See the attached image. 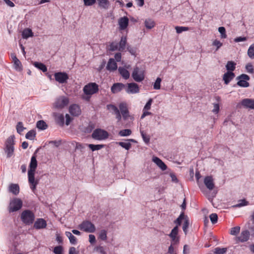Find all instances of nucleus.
Here are the masks:
<instances>
[{
	"instance_id": "obj_1",
	"label": "nucleus",
	"mask_w": 254,
	"mask_h": 254,
	"mask_svg": "<svg viewBox=\"0 0 254 254\" xmlns=\"http://www.w3.org/2000/svg\"><path fill=\"white\" fill-rule=\"evenodd\" d=\"M37 166V161L36 156L33 155L31 159L29 165V169L28 171V182L30 184V189L35 193L36 186L39 183L38 179H35V172Z\"/></svg>"
},
{
	"instance_id": "obj_2",
	"label": "nucleus",
	"mask_w": 254,
	"mask_h": 254,
	"mask_svg": "<svg viewBox=\"0 0 254 254\" xmlns=\"http://www.w3.org/2000/svg\"><path fill=\"white\" fill-rule=\"evenodd\" d=\"M83 90L86 95V96L83 97V98L88 101L92 95L98 91V85L96 83H89L84 86Z\"/></svg>"
},
{
	"instance_id": "obj_3",
	"label": "nucleus",
	"mask_w": 254,
	"mask_h": 254,
	"mask_svg": "<svg viewBox=\"0 0 254 254\" xmlns=\"http://www.w3.org/2000/svg\"><path fill=\"white\" fill-rule=\"evenodd\" d=\"M14 136L11 135L6 139L5 143L4 150L7 155V157L9 158L12 156L14 152Z\"/></svg>"
},
{
	"instance_id": "obj_4",
	"label": "nucleus",
	"mask_w": 254,
	"mask_h": 254,
	"mask_svg": "<svg viewBox=\"0 0 254 254\" xmlns=\"http://www.w3.org/2000/svg\"><path fill=\"white\" fill-rule=\"evenodd\" d=\"M69 103V99L64 96H61L57 98L53 104L54 109L61 110L67 106Z\"/></svg>"
},
{
	"instance_id": "obj_5",
	"label": "nucleus",
	"mask_w": 254,
	"mask_h": 254,
	"mask_svg": "<svg viewBox=\"0 0 254 254\" xmlns=\"http://www.w3.org/2000/svg\"><path fill=\"white\" fill-rule=\"evenodd\" d=\"M22 221L26 225H30L33 223L34 219V214L29 210L23 211L21 214Z\"/></svg>"
},
{
	"instance_id": "obj_6",
	"label": "nucleus",
	"mask_w": 254,
	"mask_h": 254,
	"mask_svg": "<svg viewBox=\"0 0 254 254\" xmlns=\"http://www.w3.org/2000/svg\"><path fill=\"white\" fill-rule=\"evenodd\" d=\"M108 132L107 131L100 128H97L95 129L92 134V137L93 138L99 140L106 139L108 137Z\"/></svg>"
},
{
	"instance_id": "obj_7",
	"label": "nucleus",
	"mask_w": 254,
	"mask_h": 254,
	"mask_svg": "<svg viewBox=\"0 0 254 254\" xmlns=\"http://www.w3.org/2000/svg\"><path fill=\"white\" fill-rule=\"evenodd\" d=\"M22 206V200L18 198L12 199L8 206V211L9 212H13L19 210Z\"/></svg>"
},
{
	"instance_id": "obj_8",
	"label": "nucleus",
	"mask_w": 254,
	"mask_h": 254,
	"mask_svg": "<svg viewBox=\"0 0 254 254\" xmlns=\"http://www.w3.org/2000/svg\"><path fill=\"white\" fill-rule=\"evenodd\" d=\"M79 228L81 230L87 233H93L96 230L94 225L88 221H83L79 225Z\"/></svg>"
},
{
	"instance_id": "obj_9",
	"label": "nucleus",
	"mask_w": 254,
	"mask_h": 254,
	"mask_svg": "<svg viewBox=\"0 0 254 254\" xmlns=\"http://www.w3.org/2000/svg\"><path fill=\"white\" fill-rule=\"evenodd\" d=\"M132 76L133 79L137 82L142 81L144 78L143 71L140 70L138 67L134 68Z\"/></svg>"
},
{
	"instance_id": "obj_10",
	"label": "nucleus",
	"mask_w": 254,
	"mask_h": 254,
	"mask_svg": "<svg viewBox=\"0 0 254 254\" xmlns=\"http://www.w3.org/2000/svg\"><path fill=\"white\" fill-rule=\"evenodd\" d=\"M55 80L60 83H64L68 79V75L65 72H59L55 73Z\"/></svg>"
},
{
	"instance_id": "obj_11",
	"label": "nucleus",
	"mask_w": 254,
	"mask_h": 254,
	"mask_svg": "<svg viewBox=\"0 0 254 254\" xmlns=\"http://www.w3.org/2000/svg\"><path fill=\"white\" fill-rule=\"evenodd\" d=\"M125 89L127 93L135 94L139 91L138 85L135 83H127V86L126 85Z\"/></svg>"
},
{
	"instance_id": "obj_12",
	"label": "nucleus",
	"mask_w": 254,
	"mask_h": 254,
	"mask_svg": "<svg viewBox=\"0 0 254 254\" xmlns=\"http://www.w3.org/2000/svg\"><path fill=\"white\" fill-rule=\"evenodd\" d=\"M241 104L246 108L254 109V99H244L241 101Z\"/></svg>"
},
{
	"instance_id": "obj_13",
	"label": "nucleus",
	"mask_w": 254,
	"mask_h": 254,
	"mask_svg": "<svg viewBox=\"0 0 254 254\" xmlns=\"http://www.w3.org/2000/svg\"><path fill=\"white\" fill-rule=\"evenodd\" d=\"M204 183L209 190H212L214 188L213 179L211 176L206 177L204 179Z\"/></svg>"
},
{
	"instance_id": "obj_14",
	"label": "nucleus",
	"mask_w": 254,
	"mask_h": 254,
	"mask_svg": "<svg viewBox=\"0 0 254 254\" xmlns=\"http://www.w3.org/2000/svg\"><path fill=\"white\" fill-rule=\"evenodd\" d=\"M69 112L71 115L74 116H78L81 113L79 106L76 104L72 105L69 107Z\"/></svg>"
},
{
	"instance_id": "obj_15",
	"label": "nucleus",
	"mask_w": 254,
	"mask_h": 254,
	"mask_svg": "<svg viewBox=\"0 0 254 254\" xmlns=\"http://www.w3.org/2000/svg\"><path fill=\"white\" fill-rule=\"evenodd\" d=\"M120 110L124 120H127L129 116V112L126 104L121 103L119 106Z\"/></svg>"
},
{
	"instance_id": "obj_16",
	"label": "nucleus",
	"mask_w": 254,
	"mask_h": 254,
	"mask_svg": "<svg viewBox=\"0 0 254 254\" xmlns=\"http://www.w3.org/2000/svg\"><path fill=\"white\" fill-rule=\"evenodd\" d=\"M250 237V232L248 230L242 231L240 235L236 238V240L241 242H245L248 240Z\"/></svg>"
},
{
	"instance_id": "obj_17",
	"label": "nucleus",
	"mask_w": 254,
	"mask_h": 254,
	"mask_svg": "<svg viewBox=\"0 0 254 254\" xmlns=\"http://www.w3.org/2000/svg\"><path fill=\"white\" fill-rule=\"evenodd\" d=\"M126 85L122 83H114L111 87V91L113 93H117L125 88Z\"/></svg>"
},
{
	"instance_id": "obj_18",
	"label": "nucleus",
	"mask_w": 254,
	"mask_h": 254,
	"mask_svg": "<svg viewBox=\"0 0 254 254\" xmlns=\"http://www.w3.org/2000/svg\"><path fill=\"white\" fill-rule=\"evenodd\" d=\"M46 221L42 218H39L35 221L34 227L36 229H40L46 228Z\"/></svg>"
},
{
	"instance_id": "obj_19",
	"label": "nucleus",
	"mask_w": 254,
	"mask_h": 254,
	"mask_svg": "<svg viewBox=\"0 0 254 254\" xmlns=\"http://www.w3.org/2000/svg\"><path fill=\"white\" fill-rule=\"evenodd\" d=\"M235 74L231 71H227L224 74L223 79L225 84L227 85L235 77Z\"/></svg>"
},
{
	"instance_id": "obj_20",
	"label": "nucleus",
	"mask_w": 254,
	"mask_h": 254,
	"mask_svg": "<svg viewBox=\"0 0 254 254\" xmlns=\"http://www.w3.org/2000/svg\"><path fill=\"white\" fill-rule=\"evenodd\" d=\"M152 161L154 162L162 170H166L167 168L166 164L158 157H153Z\"/></svg>"
},
{
	"instance_id": "obj_21",
	"label": "nucleus",
	"mask_w": 254,
	"mask_h": 254,
	"mask_svg": "<svg viewBox=\"0 0 254 254\" xmlns=\"http://www.w3.org/2000/svg\"><path fill=\"white\" fill-rule=\"evenodd\" d=\"M128 19L127 17H121L119 20V25L121 30H125L128 26Z\"/></svg>"
},
{
	"instance_id": "obj_22",
	"label": "nucleus",
	"mask_w": 254,
	"mask_h": 254,
	"mask_svg": "<svg viewBox=\"0 0 254 254\" xmlns=\"http://www.w3.org/2000/svg\"><path fill=\"white\" fill-rule=\"evenodd\" d=\"M106 68L110 71H113L117 69V64L114 59H110L109 60Z\"/></svg>"
},
{
	"instance_id": "obj_23",
	"label": "nucleus",
	"mask_w": 254,
	"mask_h": 254,
	"mask_svg": "<svg viewBox=\"0 0 254 254\" xmlns=\"http://www.w3.org/2000/svg\"><path fill=\"white\" fill-rule=\"evenodd\" d=\"M11 57L14 63L15 68L16 69H21V64L20 61L17 58L15 54H11Z\"/></svg>"
},
{
	"instance_id": "obj_24",
	"label": "nucleus",
	"mask_w": 254,
	"mask_h": 254,
	"mask_svg": "<svg viewBox=\"0 0 254 254\" xmlns=\"http://www.w3.org/2000/svg\"><path fill=\"white\" fill-rule=\"evenodd\" d=\"M8 190L14 195H17L19 192V187L17 184H11L8 187Z\"/></svg>"
},
{
	"instance_id": "obj_25",
	"label": "nucleus",
	"mask_w": 254,
	"mask_h": 254,
	"mask_svg": "<svg viewBox=\"0 0 254 254\" xmlns=\"http://www.w3.org/2000/svg\"><path fill=\"white\" fill-rule=\"evenodd\" d=\"M127 41L126 37H122L119 44V51L123 52L125 49L127 45Z\"/></svg>"
},
{
	"instance_id": "obj_26",
	"label": "nucleus",
	"mask_w": 254,
	"mask_h": 254,
	"mask_svg": "<svg viewBox=\"0 0 254 254\" xmlns=\"http://www.w3.org/2000/svg\"><path fill=\"white\" fill-rule=\"evenodd\" d=\"M118 71L122 76L126 79H127L129 77V73L127 69L124 67H119Z\"/></svg>"
},
{
	"instance_id": "obj_27",
	"label": "nucleus",
	"mask_w": 254,
	"mask_h": 254,
	"mask_svg": "<svg viewBox=\"0 0 254 254\" xmlns=\"http://www.w3.org/2000/svg\"><path fill=\"white\" fill-rule=\"evenodd\" d=\"M54 115L57 122L60 126H63L64 125V115L63 114H60L58 113H55Z\"/></svg>"
},
{
	"instance_id": "obj_28",
	"label": "nucleus",
	"mask_w": 254,
	"mask_h": 254,
	"mask_svg": "<svg viewBox=\"0 0 254 254\" xmlns=\"http://www.w3.org/2000/svg\"><path fill=\"white\" fill-rule=\"evenodd\" d=\"M99 6L104 9H107L110 6V2L108 0H97Z\"/></svg>"
},
{
	"instance_id": "obj_29",
	"label": "nucleus",
	"mask_w": 254,
	"mask_h": 254,
	"mask_svg": "<svg viewBox=\"0 0 254 254\" xmlns=\"http://www.w3.org/2000/svg\"><path fill=\"white\" fill-rule=\"evenodd\" d=\"M22 36L23 38L27 39L30 37L33 36V33L31 29L29 28H26L23 31Z\"/></svg>"
},
{
	"instance_id": "obj_30",
	"label": "nucleus",
	"mask_w": 254,
	"mask_h": 254,
	"mask_svg": "<svg viewBox=\"0 0 254 254\" xmlns=\"http://www.w3.org/2000/svg\"><path fill=\"white\" fill-rule=\"evenodd\" d=\"M236 64L233 61H228L226 65L228 71L232 72L235 69Z\"/></svg>"
},
{
	"instance_id": "obj_31",
	"label": "nucleus",
	"mask_w": 254,
	"mask_h": 254,
	"mask_svg": "<svg viewBox=\"0 0 254 254\" xmlns=\"http://www.w3.org/2000/svg\"><path fill=\"white\" fill-rule=\"evenodd\" d=\"M65 235L69 240L71 244L75 245L77 243L76 238L70 232H65Z\"/></svg>"
},
{
	"instance_id": "obj_32",
	"label": "nucleus",
	"mask_w": 254,
	"mask_h": 254,
	"mask_svg": "<svg viewBox=\"0 0 254 254\" xmlns=\"http://www.w3.org/2000/svg\"><path fill=\"white\" fill-rule=\"evenodd\" d=\"M178 233V226H176L171 231V233L169 234V237L172 239L173 241H175L177 235Z\"/></svg>"
},
{
	"instance_id": "obj_33",
	"label": "nucleus",
	"mask_w": 254,
	"mask_h": 254,
	"mask_svg": "<svg viewBox=\"0 0 254 254\" xmlns=\"http://www.w3.org/2000/svg\"><path fill=\"white\" fill-rule=\"evenodd\" d=\"M36 127L40 129H46L48 126L46 123L43 120L39 121L37 122Z\"/></svg>"
},
{
	"instance_id": "obj_34",
	"label": "nucleus",
	"mask_w": 254,
	"mask_h": 254,
	"mask_svg": "<svg viewBox=\"0 0 254 254\" xmlns=\"http://www.w3.org/2000/svg\"><path fill=\"white\" fill-rule=\"evenodd\" d=\"M33 64L36 67L41 70L43 72H46L47 70L46 66L42 63L36 62H34Z\"/></svg>"
},
{
	"instance_id": "obj_35",
	"label": "nucleus",
	"mask_w": 254,
	"mask_h": 254,
	"mask_svg": "<svg viewBox=\"0 0 254 254\" xmlns=\"http://www.w3.org/2000/svg\"><path fill=\"white\" fill-rule=\"evenodd\" d=\"M144 24L146 28L149 29H152L155 26L154 21L151 19H146L145 21Z\"/></svg>"
},
{
	"instance_id": "obj_36",
	"label": "nucleus",
	"mask_w": 254,
	"mask_h": 254,
	"mask_svg": "<svg viewBox=\"0 0 254 254\" xmlns=\"http://www.w3.org/2000/svg\"><path fill=\"white\" fill-rule=\"evenodd\" d=\"M131 134V130L130 129H125L121 130L119 132V135L121 136H127Z\"/></svg>"
},
{
	"instance_id": "obj_37",
	"label": "nucleus",
	"mask_w": 254,
	"mask_h": 254,
	"mask_svg": "<svg viewBox=\"0 0 254 254\" xmlns=\"http://www.w3.org/2000/svg\"><path fill=\"white\" fill-rule=\"evenodd\" d=\"M117 143L121 146V147H122L123 148L126 149V150H129L131 146V144L130 142H117Z\"/></svg>"
},
{
	"instance_id": "obj_38",
	"label": "nucleus",
	"mask_w": 254,
	"mask_h": 254,
	"mask_svg": "<svg viewBox=\"0 0 254 254\" xmlns=\"http://www.w3.org/2000/svg\"><path fill=\"white\" fill-rule=\"evenodd\" d=\"M88 146L92 150V151H94L101 149L104 147V145L102 144L94 145L92 144H88Z\"/></svg>"
},
{
	"instance_id": "obj_39",
	"label": "nucleus",
	"mask_w": 254,
	"mask_h": 254,
	"mask_svg": "<svg viewBox=\"0 0 254 254\" xmlns=\"http://www.w3.org/2000/svg\"><path fill=\"white\" fill-rule=\"evenodd\" d=\"M35 131L34 130H31L26 133L25 137L27 139L33 140L35 137Z\"/></svg>"
},
{
	"instance_id": "obj_40",
	"label": "nucleus",
	"mask_w": 254,
	"mask_h": 254,
	"mask_svg": "<svg viewBox=\"0 0 254 254\" xmlns=\"http://www.w3.org/2000/svg\"><path fill=\"white\" fill-rule=\"evenodd\" d=\"M187 216H185L184 212H182L180 215L179 217L175 221V223L177 224L178 225H180L182 220H185Z\"/></svg>"
},
{
	"instance_id": "obj_41",
	"label": "nucleus",
	"mask_w": 254,
	"mask_h": 254,
	"mask_svg": "<svg viewBox=\"0 0 254 254\" xmlns=\"http://www.w3.org/2000/svg\"><path fill=\"white\" fill-rule=\"evenodd\" d=\"M248 55L251 59L254 58V43L249 47L248 51Z\"/></svg>"
},
{
	"instance_id": "obj_42",
	"label": "nucleus",
	"mask_w": 254,
	"mask_h": 254,
	"mask_svg": "<svg viewBox=\"0 0 254 254\" xmlns=\"http://www.w3.org/2000/svg\"><path fill=\"white\" fill-rule=\"evenodd\" d=\"M189 220L188 217V216H186V219L185 220V222L184 223L183 226V230L185 233V234H187V230L189 228Z\"/></svg>"
},
{
	"instance_id": "obj_43",
	"label": "nucleus",
	"mask_w": 254,
	"mask_h": 254,
	"mask_svg": "<svg viewBox=\"0 0 254 254\" xmlns=\"http://www.w3.org/2000/svg\"><path fill=\"white\" fill-rule=\"evenodd\" d=\"M227 250V249L226 248H220L217 247L214 249V253L216 254H224Z\"/></svg>"
},
{
	"instance_id": "obj_44",
	"label": "nucleus",
	"mask_w": 254,
	"mask_h": 254,
	"mask_svg": "<svg viewBox=\"0 0 254 254\" xmlns=\"http://www.w3.org/2000/svg\"><path fill=\"white\" fill-rule=\"evenodd\" d=\"M119 50V44L117 42H112L110 44L109 46V50L111 51H115Z\"/></svg>"
},
{
	"instance_id": "obj_45",
	"label": "nucleus",
	"mask_w": 254,
	"mask_h": 254,
	"mask_svg": "<svg viewBox=\"0 0 254 254\" xmlns=\"http://www.w3.org/2000/svg\"><path fill=\"white\" fill-rule=\"evenodd\" d=\"M161 78L160 77H157L155 82L153 84V88L156 90H158L160 89V83L161 82Z\"/></svg>"
},
{
	"instance_id": "obj_46",
	"label": "nucleus",
	"mask_w": 254,
	"mask_h": 254,
	"mask_svg": "<svg viewBox=\"0 0 254 254\" xmlns=\"http://www.w3.org/2000/svg\"><path fill=\"white\" fill-rule=\"evenodd\" d=\"M240 231V227L239 226H236L235 227H233L230 230V234L232 235H237Z\"/></svg>"
},
{
	"instance_id": "obj_47",
	"label": "nucleus",
	"mask_w": 254,
	"mask_h": 254,
	"mask_svg": "<svg viewBox=\"0 0 254 254\" xmlns=\"http://www.w3.org/2000/svg\"><path fill=\"white\" fill-rule=\"evenodd\" d=\"M209 218L212 224H215L218 220V216L216 213H212L210 215Z\"/></svg>"
},
{
	"instance_id": "obj_48",
	"label": "nucleus",
	"mask_w": 254,
	"mask_h": 254,
	"mask_svg": "<svg viewBox=\"0 0 254 254\" xmlns=\"http://www.w3.org/2000/svg\"><path fill=\"white\" fill-rule=\"evenodd\" d=\"M239 203L234 205V207H240L243 206L247 205L249 203L245 199H242L239 200Z\"/></svg>"
},
{
	"instance_id": "obj_49",
	"label": "nucleus",
	"mask_w": 254,
	"mask_h": 254,
	"mask_svg": "<svg viewBox=\"0 0 254 254\" xmlns=\"http://www.w3.org/2000/svg\"><path fill=\"white\" fill-rule=\"evenodd\" d=\"M24 129L25 127H23L22 123L20 122H18L16 126V129L17 132L19 134H21Z\"/></svg>"
},
{
	"instance_id": "obj_50",
	"label": "nucleus",
	"mask_w": 254,
	"mask_h": 254,
	"mask_svg": "<svg viewBox=\"0 0 254 254\" xmlns=\"http://www.w3.org/2000/svg\"><path fill=\"white\" fill-rule=\"evenodd\" d=\"M246 69L247 71L250 73H253L254 72V66L251 63H249L246 65Z\"/></svg>"
},
{
	"instance_id": "obj_51",
	"label": "nucleus",
	"mask_w": 254,
	"mask_h": 254,
	"mask_svg": "<svg viewBox=\"0 0 254 254\" xmlns=\"http://www.w3.org/2000/svg\"><path fill=\"white\" fill-rule=\"evenodd\" d=\"M140 133L144 141L148 143L150 141V137L146 135V134L143 130H140Z\"/></svg>"
},
{
	"instance_id": "obj_52",
	"label": "nucleus",
	"mask_w": 254,
	"mask_h": 254,
	"mask_svg": "<svg viewBox=\"0 0 254 254\" xmlns=\"http://www.w3.org/2000/svg\"><path fill=\"white\" fill-rule=\"evenodd\" d=\"M237 85L241 87H247L249 86V83L247 81L240 79L237 82Z\"/></svg>"
},
{
	"instance_id": "obj_53",
	"label": "nucleus",
	"mask_w": 254,
	"mask_h": 254,
	"mask_svg": "<svg viewBox=\"0 0 254 254\" xmlns=\"http://www.w3.org/2000/svg\"><path fill=\"white\" fill-rule=\"evenodd\" d=\"M218 31L221 34V37L222 38H226L227 37V35L226 34V30L224 27H219Z\"/></svg>"
},
{
	"instance_id": "obj_54",
	"label": "nucleus",
	"mask_w": 254,
	"mask_h": 254,
	"mask_svg": "<svg viewBox=\"0 0 254 254\" xmlns=\"http://www.w3.org/2000/svg\"><path fill=\"white\" fill-rule=\"evenodd\" d=\"M175 29L176 30V32L177 33H181L183 31H186L189 30V28L188 27H179L176 26L175 27Z\"/></svg>"
},
{
	"instance_id": "obj_55",
	"label": "nucleus",
	"mask_w": 254,
	"mask_h": 254,
	"mask_svg": "<svg viewBox=\"0 0 254 254\" xmlns=\"http://www.w3.org/2000/svg\"><path fill=\"white\" fill-rule=\"evenodd\" d=\"M99 238L102 240H106L107 231L105 230H102L99 234Z\"/></svg>"
},
{
	"instance_id": "obj_56",
	"label": "nucleus",
	"mask_w": 254,
	"mask_h": 254,
	"mask_svg": "<svg viewBox=\"0 0 254 254\" xmlns=\"http://www.w3.org/2000/svg\"><path fill=\"white\" fill-rule=\"evenodd\" d=\"M63 248L62 246H57L54 248V253L55 254H62Z\"/></svg>"
},
{
	"instance_id": "obj_57",
	"label": "nucleus",
	"mask_w": 254,
	"mask_h": 254,
	"mask_svg": "<svg viewBox=\"0 0 254 254\" xmlns=\"http://www.w3.org/2000/svg\"><path fill=\"white\" fill-rule=\"evenodd\" d=\"M152 103V99L150 98L149 99L148 102L146 103V105H145L143 111L144 110H149L150 109L151 105Z\"/></svg>"
},
{
	"instance_id": "obj_58",
	"label": "nucleus",
	"mask_w": 254,
	"mask_h": 254,
	"mask_svg": "<svg viewBox=\"0 0 254 254\" xmlns=\"http://www.w3.org/2000/svg\"><path fill=\"white\" fill-rule=\"evenodd\" d=\"M212 44L216 47V51H217L222 45V43L217 40H214Z\"/></svg>"
},
{
	"instance_id": "obj_59",
	"label": "nucleus",
	"mask_w": 254,
	"mask_h": 254,
	"mask_svg": "<svg viewBox=\"0 0 254 254\" xmlns=\"http://www.w3.org/2000/svg\"><path fill=\"white\" fill-rule=\"evenodd\" d=\"M83 1L85 5L91 6L96 2V0H83Z\"/></svg>"
},
{
	"instance_id": "obj_60",
	"label": "nucleus",
	"mask_w": 254,
	"mask_h": 254,
	"mask_svg": "<svg viewBox=\"0 0 254 254\" xmlns=\"http://www.w3.org/2000/svg\"><path fill=\"white\" fill-rule=\"evenodd\" d=\"M95 250L101 254H106L104 248L102 246H97L95 248Z\"/></svg>"
},
{
	"instance_id": "obj_61",
	"label": "nucleus",
	"mask_w": 254,
	"mask_h": 254,
	"mask_svg": "<svg viewBox=\"0 0 254 254\" xmlns=\"http://www.w3.org/2000/svg\"><path fill=\"white\" fill-rule=\"evenodd\" d=\"M86 146H88V144H82L80 143H76L75 149H80V150H82L83 149L85 148Z\"/></svg>"
},
{
	"instance_id": "obj_62",
	"label": "nucleus",
	"mask_w": 254,
	"mask_h": 254,
	"mask_svg": "<svg viewBox=\"0 0 254 254\" xmlns=\"http://www.w3.org/2000/svg\"><path fill=\"white\" fill-rule=\"evenodd\" d=\"M108 109L112 110L114 112L115 114L116 113H118V112H119V110L118 109V108L116 106H115V105H110L108 106Z\"/></svg>"
},
{
	"instance_id": "obj_63",
	"label": "nucleus",
	"mask_w": 254,
	"mask_h": 254,
	"mask_svg": "<svg viewBox=\"0 0 254 254\" xmlns=\"http://www.w3.org/2000/svg\"><path fill=\"white\" fill-rule=\"evenodd\" d=\"M237 78L239 79L244 80L245 81L250 80V77L248 75L245 74H241V75L238 76Z\"/></svg>"
},
{
	"instance_id": "obj_64",
	"label": "nucleus",
	"mask_w": 254,
	"mask_h": 254,
	"mask_svg": "<svg viewBox=\"0 0 254 254\" xmlns=\"http://www.w3.org/2000/svg\"><path fill=\"white\" fill-rule=\"evenodd\" d=\"M219 111V105L218 103H214L213 104V109L212 110V112L215 114L218 113Z\"/></svg>"
}]
</instances>
